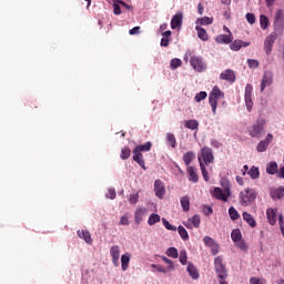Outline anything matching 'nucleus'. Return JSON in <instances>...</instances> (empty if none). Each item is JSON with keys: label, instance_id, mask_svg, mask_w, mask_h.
<instances>
[{"label": "nucleus", "instance_id": "nucleus-1", "mask_svg": "<svg viewBox=\"0 0 284 284\" xmlns=\"http://www.w3.org/2000/svg\"><path fill=\"white\" fill-rule=\"evenodd\" d=\"M152 150V142H146L144 144L136 145L133 149V161L142 168V170H148L145 168V160H143V153L141 152H150Z\"/></svg>", "mask_w": 284, "mask_h": 284}, {"label": "nucleus", "instance_id": "nucleus-2", "mask_svg": "<svg viewBox=\"0 0 284 284\" xmlns=\"http://www.w3.org/2000/svg\"><path fill=\"white\" fill-rule=\"evenodd\" d=\"M190 62V65L195 70V72H205L207 69V65L205 64V61H203V57L194 55L191 51H189L185 57L184 61Z\"/></svg>", "mask_w": 284, "mask_h": 284}, {"label": "nucleus", "instance_id": "nucleus-3", "mask_svg": "<svg viewBox=\"0 0 284 284\" xmlns=\"http://www.w3.org/2000/svg\"><path fill=\"white\" fill-rule=\"evenodd\" d=\"M219 99H225V93H223V91H221V89H219V87H213V89L209 95V103L212 108L213 114H216Z\"/></svg>", "mask_w": 284, "mask_h": 284}, {"label": "nucleus", "instance_id": "nucleus-4", "mask_svg": "<svg viewBox=\"0 0 284 284\" xmlns=\"http://www.w3.org/2000/svg\"><path fill=\"white\" fill-rule=\"evenodd\" d=\"M214 267L220 278V284H227V282H225V278H227V268H225V264H223V258L221 256L214 258Z\"/></svg>", "mask_w": 284, "mask_h": 284}, {"label": "nucleus", "instance_id": "nucleus-5", "mask_svg": "<svg viewBox=\"0 0 284 284\" xmlns=\"http://www.w3.org/2000/svg\"><path fill=\"white\" fill-rule=\"evenodd\" d=\"M248 134L253 139H261L265 134V119H260L248 129Z\"/></svg>", "mask_w": 284, "mask_h": 284}, {"label": "nucleus", "instance_id": "nucleus-6", "mask_svg": "<svg viewBox=\"0 0 284 284\" xmlns=\"http://www.w3.org/2000/svg\"><path fill=\"white\" fill-rule=\"evenodd\" d=\"M256 201V191L254 189H245L240 193L241 205L247 206Z\"/></svg>", "mask_w": 284, "mask_h": 284}, {"label": "nucleus", "instance_id": "nucleus-7", "mask_svg": "<svg viewBox=\"0 0 284 284\" xmlns=\"http://www.w3.org/2000/svg\"><path fill=\"white\" fill-rule=\"evenodd\" d=\"M197 161L201 165V163H204V165H210V163H214V152H212V149L209 146H203L201 149V153L197 156Z\"/></svg>", "mask_w": 284, "mask_h": 284}, {"label": "nucleus", "instance_id": "nucleus-8", "mask_svg": "<svg viewBox=\"0 0 284 284\" xmlns=\"http://www.w3.org/2000/svg\"><path fill=\"white\" fill-rule=\"evenodd\" d=\"M277 38L278 36L276 34V32H272L265 38L263 50L267 57L272 54V50H274V43H276Z\"/></svg>", "mask_w": 284, "mask_h": 284}, {"label": "nucleus", "instance_id": "nucleus-9", "mask_svg": "<svg viewBox=\"0 0 284 284\" xmlns=\"http://www.w3.org/2000/svg\"><path fill=\"white\" fill-rule=\"evenodd\" d=\"M231 194L232 192H230V186H226L224 190H222L221 187H215L213 190L214 199H217V201H223L224 203H227Z\"/></svg>", "mask_w": 284, "mask_h": 284}, {"label": "nucleus", "instance_id": "nucleus-10", "mask_svg": "<svg viewBox=\"0 0 284 284\" xmlns=\"http://www.w3.org/2000/svg\"><path fill=\"white\" fill-rule=\"evenodd\" d=\"M254 91V88L252 84H246L245 87V93H244V99H245V105L247 109V112H252V108H254V102L252 101V92Z\"/></svg>", "mask_w": 284, "mask_h": 284}, {"label": "nucleus", "instance_id": "nucleus-11", "mask_svg": "<svg viewBox=\"0 0 284 284\" xmlns=\"http://www.w3.org/2000/svg\"><path fill=\"white\" fill-rule=\"evenodd\" d=\"M274 83V74L270 71L264 72L261 82V92H264L266 88H270Z\"/></svg>", "mask_w": 284, "mask_h": 284}, {"label": "nucleus", "instance_id": "nucleus-12", "mask_svg": "<svg viewBox=\"0 0 284 284\" xmlns=\"http://www.w3.org/2000/svg\"><path fill=\"white\" fill-rule=\"evenodd\" d=\"M110 255L112 257V263L114 267H119V265H121V263L119 262V258H121V247H119V245L111 246Z\"/></svg>", "mask_w": 284, "mask_h": 284}, {"label": "nucleus", "instance_id": "nucleus-13", "mask_svg": "<svg viewBox=\"0 0 284 284\" xmlns=\"http://www.w3.org/2000/svg\"><path fill=\"white\" fill-rule=\"evenodd\" d=\"M272 141H274V135H272V133H267L266 139L262 140L257 144V146H256L257 152H265V150H267V148H270V144L272 143Z\"/></svg>", "mask_w": 284, "mask_h": 284}, {"label": "nucleus", "instance_id": "nucleus-14", "mask_svg": "<svg viewBox=\"0 0 284 284\" xmlns=\"http://www.w3.org/2000/svg\"><path fill=\"white\" fill-rule=\"evenodd\" d=\"M154 192L158 199H163V196H165V185L161 182V180L154 181Z\"/></svg>", "mask_w": 284, "mask_h": 284}, {"label": "nucleus", "instance_id": "nucleus-15", "mask_svg": "<svg viewBox=\"0 0 284 284\" xmlns=\"http://www.w3.org/2000/svg\"><path fill=\"white\" fill-rule=\"evenodd\" d=\"M143 216H148V209L145 207H138L134 212V221L136 225H140L143 221Z\"/></svg>", "mask_w": 284, "mask_h": 284}, {"label": "nucleus", "instance_id": "nucleus-16", "mask_svg": "<svg viewBox=\"0 0 284 284\" xmlns=\"http://www.w3.org/2000/svg\"><path fill=\"white\" fill-rule=\"evenodd\" d=\"M186 172H187L189 181L191 183H199V171H196V168L187 166Z\"/></svg>", "mask_w": 284, "mask_h": 284}, {"label": "nucleus", "instance_id": "nucleus-17", "mask_svg": "<svg viewBox=\"0 0 284 284\" xmlns=\"http://www.w3.org/2000/svg\"><path fill=\"white\" fill-rule=\"evenodd\" d=\"M181 26H183V13L178 12L171 20V28L172 30H176V28H181Z\"/></svg>", "mask_w": 284, "mask_h": 284}, {"label": "nucleus", "instance_id": "nucleus-18", "mask_svg": "<svg viewBox=\"0 0 284 284\" xmlns=\"http://www.w3.org/2000/svg\"><path fill=\"white\" fill-rule=\"evenodd\" d=\"M79 239H82L88 245H92V234L88 230H79L78 231Z\"/></svg>", "mask_w": 284, "mask_h": 284}, {"label": "nucleus", "instance_id": "nucleus-19", "mask_svg": "<svg viewBox=\"0 0 284 284\" xmlns=\"http://www.w3.org/2000/svg\"><path fill=\"white\" fill-rule=\"evenodd\" d=\"M274 26L276 28H284V13L281 9H278L275 13Z\"/></svg>", "mask_w": 284, "mask_h": 284}, {"label": "nucleus", "instance_id": "nucleus-20", "mask_svg": "<svg viewBox=\"0 0 284 284\" xmlns=\"http://www.w3.org/2000/svg\"><path fill=\"white\" fill-rule=\"evenodd\" d=\"M270 196L274 200L284 197V186H280L277 189L272 187L270 190Z\"/></svg>", "mask_w": 284, "mask_h": 284}, {"label": "nucleus", "instance_id": "nucleus-21", "mask_svg": "<svg viewBox=\"0 0 284 284\" xmlns=\"http://www.w3.org/2000/svg\"><path fill=\"white\" fill-rule=\"evenodd\" d=\"M220 78L223 80V81H232L234 82L236 80V75L234 74V71L233 70H225L224 72H222L220 74Z\"/></svg>", "mask_w": 284, "mask_h": 284}, {"label": "nucleus", "instance_id": "nucleus-22", "mask_svg": "<svg viewBox=\"0 0 284 284\" xmlns=\"http://www.w3.org/2000/svg\"><path fill=\"white\" fill-rule=\"evenodd\" d=\"M250 45V42H244L242 40H235L231 43V50L234 52H239L242 48H247Z\"/></svg>", "mask_w": 284, "mask_h": 284}, {"label": "nucleus", "instance_id": "nucleus-23", "mask_svg": "<svg viewBox=\"0 0 284 284\" xmlns=\"http://www.w3.org/2000/svg\"><path fill=\"white\" fill-rule=\"evenodd\" d=\"M186 227L192 230V225L193 227H200L201 226V216L199 215H193L192 219H189L186 222Z\"/></svg>", "mask_w": 284, "mask_h": 284}, {"label": "nucleus", "instance_id": "nucleus-24", "mask_svg": "<svg viewBox=\"0 0 284 284\" xmlns=\"http://www.w3.org/2000/svg\"><path fill=\"white\" fill-rule=\"evenodd\" d=\"M216 43H232V32L229 34H220L215 38Z\"/></svg>", "mask_w": 284, "mask_h": 284}, {"label": "nucleus", "instance_id": "nucleus-25", "mask_svg": "<svg viewBox=\"0 0 284 284\" xmlns=\"http://www.w3.org/2000/svg\"><path fill=\"white\" fill-rule=\"evenodd\" d=\"M266 216L270 225H276V210L267 209Z\"/></svg>", "mask_w": 284, "mask_h": 284}, {"label": "nucleus", "instance_id": "nucleus-26", "mask_svg": "<svg viewBox=\"0 0 284 284\" xmlns=\"http://www.w3.org/2000/svg\"><path fill=\"white\" fill-rule=\"evenodd\" d=\"M242 216H243V221H245L250 225V227H256V220H254L252 214L247 212H243Z\"/></svg>", "mask_w": 284, "mask_h": 284}, {"label": "nucleus", "instance_id": "nucleus-27", "mask_svg": "<svg viewBox=\"0 0 284 284\" xmlns=\"http://www.w3.org/2000/svg\"><path fill=\"white\" fill-rule=\"evenodd\" d=\"M186 272L190 274L191 278H193L194 281H196L199 278V270L196 268V266H194V264H189Z\"/></svg>", "mask_w": 284, "mask_h": 284}, {"label": "nucleus", "instance_id": "nucleus-28", "mask_svg": "<svg viewBox=\"0 0 284 284\" xmlns=\"http://www.w3.org/2000/svg\"><path fill=\"white\" fill-rule=\"evenodd\" d=\"M194 159H196V153H194V151H187L183 155V162L185 165H190V163H192V161H194Z\"/></svg>", "mask_w": 284, "mask_h": 284}, {"label": "nucleus", "instance_id": "nucleus-29", "mask_svg": "<svg viewBox=\"0 0 284 284\" xmlns=\"http://www.w3.org/2000/svg\"><path fill=\"white\" fill-rule=\"evenodd\" d=\"M195 30L197 32V37L199 39H201V41H207V39H210V37L207 36V31H205V29H203V27H195Z\"/></svg>", "mask_w": 284, "mask_h": 284}, {"label": "nucleus", "instance_id": "nucleus-30", "mask_svg": "<svg viewBox=\"0 0 284 284\" xmlns=\"http://www.w3.org/2000/svg\"><path fill=\"white\" fill-rule=\"evenodd\" d=\"M122 271L126 272L130 265V253H125L121 256Z\"/></svg>", "mask_w": 284, "mask_h": 284}, {"label": "nucleus", "instance_id": "nucleus-31", "mask_svg": "<svg viewBox=\"0 0 284 284\" xmlns=\"http://www.w3.org/2000/svg\"><path fill=\"white\" fill-rule=\"evenodd\" d=\"M183 212H190V196H182L180 200Z\"/></svg>", "mask_w": 284, "mask_h": 284}, {"label": "nucleus", "instance_id": "nucleus-32", "mask_svg": "<svg viewBox=\"0 0 284 284\" xmlns=\"http://www.w3.org/2000/svg\"><path fill=\"white\" fill-rule=\"evenodd\" d=\"M266 174H277L278 175V164L276 162H271L266 168Z\"/></svg>", "mask_w": 284, "mask_h": 284}, {"label": "nucleus", "instance_id": "nucleus-33", "mask_svg": "<svg viewBox=\"0 0 284 284\" xmlns=\"http://www.w3.org/2000/svg\"><path fill=\"white\" fill-rule=\"evenodd\" d=\"M206 165L207 164L201 162L200 170L202 172V176H203L204 181L207 183V182H210V173L207 172Z\"/></svg>", "mask_w": 284, "mask_h": 284}, {"label": "nucleus", "instance_id": "nucleus-34", "mask_svg": "<svg viewBox=\"0 0 284 284\" xmlns=\"http://www.w3.org/2000/svg\"><path fill=\"white\" fill-rule=\"evenodd\" d=\"M231 239L233 241V243H239V241H241V239H243V235L241 234V230H233L231 233Z\"/></svg>", "mask_w": 284, "mask_h": 284}, {"label": "nucleus", "instance_id": "nucleus-35", "mask_svg": "<svg viewBox=\"0 0 284 284\" xmlns=\"http://www.w3.org/2000/svg\"><path fill=\"white\" fill-rule=\"evenodd\" d=\"M161 222V216L156 213H153L149 216L148 224L149 225H156V223Z\"/></svg>", "mask_w": 284, "mask_h": 284}, {"label": "nucleus", "instance_id": "nucleus-36", "mask_svg": "<svg viewBox=\"0 0 284 284\" xmlns=\"http://www.w3.org/2000/svg\"><path fill=\"white\" fill-rule=\"evenodd\" d=\"M229 216L232 221H239V219L241 217V215L239 214V211H236L234 206H231L229 209Z\"/></svg>", "mask_w": 284, "mask_h": 284}, {"label": "nucleus", "instance_id": "nucleus-37", "mask_svg": "<svg viewBox=\"0 0 284 284\" xmlns=\"http://www.w3.org/2000/svg\"><path fill=\"white\" fill-rule=\"evenodd\" d=\"M247 174L251 176V179L256 180L258 176H261V172L258 171V168L252 166Z\"/></svg>", "mask_w": 284, "mask_h": 284}, {"label": "nucleus", "instance_id": "nucleus-38", "mask_svg": "<svg viewBox=\"0 0 284 284\" xmlns=\"http://www.w3.org/2000/svg\"><path fill=\"white\" fill-rule=\"evenodd\" d=\"M130 154H132V150H130L129 146H124L121 150V154H120V159H122L123 161L130 159Z\"/></svg>", "mask_w": 284, "mask_h": 284}, {"label": "nucleus", "instance_id": "nucleus-39", "mask_svg": "<svg viewBox=\"0 0 284 284\" xmlns=\"http://www.w3.org/2000/svg\"><path fill=\"white\" fill-rule=\"evenodd\" d=\"M260 26L262 30H267V27L270 26V19L264 14L260 16Z\"/></svg>", "mask_w": 284, "mask_h": 284}, {"label": "nucleus", "instance_id": "nucleus-40", "mask_svg": "<svg viewBox=\"0 0 284 284\" xmlns=\"http://www.w3.org/2000/svg\"><path fill=\"white\" fill-rule=\"evenodd\" d=\"M197 23H200V26H212L214 19L210 17L199 18Z\"/></svg>", "mask_w": 284, "mask_h": 284}, {"label": "nucleus", "instance_id": "nucleus-41", "mask_svg": "<svg viewBox=\"0 0 284 284\" xmlns=\"http://www.w3.org/2000/svg\"><path fill=\"white\" fill-rule=\"evenodd\" d=\"M185 128H187L189 130H199V121L189 120L185 122Z\"/></svg>", "mask_w": 284, "mask_h": 284}, {"label": "nucleus", "instance_id": "nucleus-42", "mask_svg": "<svg viewBox=\"0 0 284 284\" xmlns=\"http://www.w3.org/2000/svg\"><path fill=\"white\" fill-rule=\"evenodd\" d=\"M178 232H179L182 241H187L190 239V234H187V230H185V227L179 226Z\"/></svg>", "mask_w": 284, "mask_h": 284}, {"label": "nucleus", "instance_id": "nucleus-43", "mask_svg": "<svg viewBox=\"0 0 284 284\" xmlns=\"http://www.w3.org/2000/svg\"><path fill=\"white\" fill-rule=\"evenodd\" d=\"M236 243V247H239V250H241L242 252H247V250H250V246L247 245V242H245V240H240Z\"/></svg>", "mask_w": 284, "mask_h": 284}, {"label": "nucleus", "instance_id": "nucleus-44", "mask_svg": "<svg viewBox=\"0 0 284 284\" xmlns=\"http://www.w3.org/2000/svg\"><path fill=\"white\" fill-rule=\"evenodd\" d=\"M181 65H183V61H181V59L179 58H174L170 62V67L172 68V70H176V68H181Z\"/></svg>", "mask_w": 284, "mask_h": 284}, {"label": "nucleus", "instance_id": "nucleus-45", "mask_svg": "<svg viewBox=\"0 0 284 284\" xmlns=\"http://www.w3.org/2000/svg\"><path fill=\"white\" fill-rule=\"evenodd\" d=\"M166 256H170L171 258H179V250H176V247L168 248Z\"/></svg>", "mask_w": 284, "mask_h": 284}, {"label": "nucleus", "instance_id": "nucleus-46", "mask_svg": "<svg viewBox=\"0 0 284 284\" xmlns=\"http://www.w3.org/2000/svg\"><path fill=\"white\" fill-rule=\"evenodd\" d=\"M168 143H170L171 148H176V136L173 133L166 134Z\"/></svg>", "mask_w": 284, "mask_h": 284}, {"label": "nucleus", "instance_id": "nucleus-47", "mask_svg": "<svg viewBox=\"0 0 284 284\" xmlns=\"http://www.w3.org/2000/svg\"><path fill=\"white\" fill-rule=\"evenodd\" d=\"M194 99H195L196 103H201V101H204V99H207V92L201 91L195 94Z\"/></svg>", "mask_w": 284, "mask_h": 284}, {"label": "nucleus", "instance_id": "nucleus-48", "mask_svg": "<svg viewBox=\"0 0 284 284\" xmlns=\"http://www.w3.org/2000/svg\"><path fill=\"white\" fill-rule=\"evenodd\" d=\"M161 258H162V261H163L164 263H166V265H169V266L166 267V272H172V270H174V262H172V260H170V258H168V257H165V256H161Z\"/></svg>", "mask_w": 284, "mask_h": 284}, {"label": "nucleus", "instance_id": "nucleus-49", "mask_svg": "<svg viewBox=\"0 0 284 284\" xmlns=\"http://www.w3.org/2000/svg\"><path fill=\"white\" fill-rule=\"evenodd\" d=\"M203 243H204L207 247H214V245H216V242L214 241V239H212V237H210V236H204Z\"/></svg>", "mask_w": 284, "mask_h": 284}, {"label": "nucleus", "instance_id": "nucleus-50", "mask_svg": "<svg viewBox=\"0 0 284 284\" xmlns=\"http://www.w3.org/2000/svg\"><path fill=\"white\" fill-rule=\"evenodd\" d=\"M180 263L182 265H187V252L181 251V253H180Z\"/></svg>", "mask_w": 284, "mask_h": 284}, {"label": "nucleus", "instance_id": "nucleus-51", "mask_svg": "<svg viewBox=\"0 0 284 284\" xmlns=\"http://www.w3.org/2000/svg\"><path fill=\"white\" fill-rule=\"evenodd\" d=\"M162 223L166 230H170L171 232H176V226L170 224L168 220L163 219Z\"/></svg>", "mask_w": 284, "mask_h": 284}, {"label": "nucleus", "instance_id": "nucleus-52", "mask_svg": "<svg viewBox=\"0 0 284 284\" xmlns=\"http://www.w3.org/2000/svg\"><path fill=\"white\" fill-rule=\"evenodd\" d=\"M129 203H131V205H136V203H139V193L131 194L129 197Z\"/></svg>", "mask_w": 284, "mask_h": 284}, {"label": "nucleus", "instance_id": "nucleus-53", "mask_svg": "<svg viewBox=\"0 0 284 284\" xmlns=\"http://www.w3.org/2000/svg\"><path fill=\"white\" fill-rule=\"evenodd\" d=\"M246 21L251 26H254L256 23V16L254 13H246Z\"/></svg>", "mask_w": 284, "mask_h": 284}, {"label": "nucleus", "instance_id": "nucleus-54", "mask_svg": "<svg viewBox=\"0 0 284 284\" xmlns=\"http://www.w3.org/2000/svg\"><path fill=\"white\" fill-rule=\"evenodd\" d=\"M151 267L153 270H156L158 272H160L161 274H168V270L159 264H151Z\"/></svg>", "mask_w": 284, "mask_h": 284}, {"label": "nucleus", "instance_id": "nucleus-55", "mask_svg": "<svg viewBox=\"0 0 284 284\" xmlns=\"http://www.w3.org/2000/svg\"><path fill=\"white\" fill-rule=\"evenodd\" d=\"M106 199H111V200L116 199V190H114V189H109V190H108V193H106Z\"/></svg>", "mask_w": 284, "mask_h": 284}, {"label": "nucleus", "instance_id": "nucleus-56", "mask_svg": "<svg viewBox=\"0 0 284 284\" xmlns=\"http://www.w3.org/2000/svg\"><path fill=\"white\" fill-rule=\"evenodd\" d=\"M113 13L116 16L121 14V4L116 1L113 3Z\"/></svg>", "mask_w": 284, "mask_h": 284}, {"label": "nucleus", "instance_id": "nucleus-57", "mask_svg": "<svg viewBox=\"0 0 284 284\" xmlns=\"http://www.w3.org/2000/svg\"><path fill=\"white\" fill-rule=\"evenodd\" d=\"M129 34H131L132 37L134 34H141V27H134V28L130 29Z\"/></svg>", "mask_w": 284, "mask_h": 284}, {"label": "nucleus", "instance_id": "nucleus-58", "mask_svg": "<svg viewBox=\"0 0 284 284\" xmlns=\"http://www.w3.org/2000/svg\"><path fill=\"white\" fill-rule=\"evenodd\" d=\"M116 3H119V6H122V8H125V10H133V7L125 3L123 0H116Z\"/></svg>", "mask_w": 284, "mask_h": 284}, {"label": "nucleus", "instance_id": "nucleus-59", "mask_svg": "<svg viewBox=\"0 0 284 284\" xmlns=\"http://www.w3.org/2000/svg\"><path fill=\"white\" fill-rule=\"evenodd\" d=\"M247 63H248V68H253V69L258 68V62H257V60L248 59V60H247Z\"/></svg>", "mask_w": 284, "mask_h": 284}, {"label": "nucleus", "instance_id": "nucleus-60", "mask_svg": "<svg viewBox=\"0 0 284 284\" xmlns=\"http://www.w3.org/2000/svg\"><path fill=\"white\" fill-rule=\"evenodd\" d=\"M160 45H162V48H168L170 45V38H162Z\"/></svg>", "mask_w": 284, "mask_h": 284}, {"label": "nucleus", "instance_id": "nucleus-61", "mask_svg": "<svg viewBox=\"0 0 284 284\" xmlns=\"http://www.w3.org/2000/svg\"><path fill=\"white\" fill-rule=\"evenodd\" d=\"M120 225H130V220L128 219L126 215H123V216L120 219Z\"/></svg>", "mask_w": 284, "mask_h": 284}, {"label": "nucleus", "instance_id": "nucleus-62", "mask_svg": "<svg viewBox=\"0 0 284 284\" xmlns=\"http://www.w3.org/2000/svg\"><path fill=\"white\" fill-rule=\"evenodd\" d=\"M203 212L206 216H210L214 211L212 210V206H204Z\"/></svg>", "mask_w": 284, "mask_h": 284}, {"label": "nucleus", "instance_id": "nucleus-63", "mask_svg": "<svg viewBox=\"0 0 284 284\" xmlns=\"http://www.w3.org/2000/svg\"><path fill=\"white\" fill-rule=\"evenodd\" d=\"M250 284H263V282L258 277H251Z\"/></svg>", "mask_w": 284, "mask_h": 284}, {"label": "nucleus", "instance_id": "nucleus-64", "mask_svg": "<svg viewBox=\"0 0 284 284\" xmlns=\"http://www.w3.org/2000/svg\"><path fill=\"white\" fill-rule=\"evenodd\" d=\"M277 179H284V165L278 169Z\"/></svg>", "mask_w": 284, "mask_h": 284}]
</instances>
